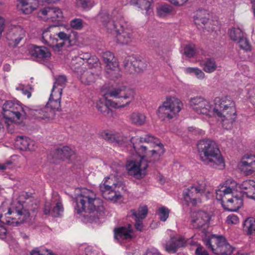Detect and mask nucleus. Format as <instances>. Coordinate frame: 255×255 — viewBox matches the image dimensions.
<instances>
[{
    "label": "nucleus",
    "mask_w": 255,
    "mask_h": 255,
    "mask_svg": "<svg viewBox=\"0 0 255 255\" xmlns=\"http://www.w3.org/2000/svg\"><path fill=\"white\" fill-rule=\"evenodd\" d=\"M56 34L59 38V39H57V46L59 48V52L61 50L63 47H69L71 45L69 34L64 32H60L57 33H56Z\"/></svg>",
    "instance_id": "72a5a7b5"
},
{
    "label": "nucleus",
    "mask_w": 255,
    "mask_h": 255,
    "mask_svg": "<svg viewBox=\"0 0 255 255\" xmlns=\"http://www.w3.org/2000/svg\"><path fill=\"white\" fill-rule=\"evenodd\" d=\"M55 26H50L45 29L42 34V41L45 44L52 47L56 52H59L57 46V38L55 37Z\"/></svg>",
    "instance_id": "6ab92c4d"
},
{
    "label": "nucleus",
    "mask_w": 255,
    "mask_h": 255,
    "mask_svg": "<svg viewBox=\"0 0 255 255\" xmlns=\"http://www.w3.org/2000/svg\"><path fill=\"white\" fill-rule=\"evenodd\" d=\"M71 27L75 30H81L83 28V20L80 18H75L70 22Z\"/></svg>",
    "instance_id": "09e8293b"
},
{
    "label": "nucleus",
    "mask_w": 255,
    "mask_h": 255,
    "mask_svg": "<svg viewBox=\"0 0 255 255\" xmlns=\"http://www.w3.org/2000/svg\"><path fill=\"white\" fill-rule=\"evenodd\" d=\"M200 65L203 68V70L208 73L215 72L217 68L216 62L213 58H206L200 62Z\"/></svg>",
    "instance_id": "473e14b6"
},
{
    "label": "nucleus",
    "mask_w": 255,
    "mask_h": 255,
    "mask_svg": "<svg viewBox=\"0 0 255 255\" xmlns=\"http://www.w3.org/2000/svg\"><path fill=\"white\" fill-rule=\"evenodd\" d=\"M129 119L132 124L140 126L145 123L146 117L142 113L134 112L130 115Z\"/></svg>",
    "instance_id": "c9c22d12"
},
{
    "label": "nucleus",
    "mask_w": 255,
    "mask_h": 255,
    "mask_svg": "<svg viewBox=\"0 0 255 255\" xmlns=\"http://www.w3.org/2000/svg\"><path fill=\"white\" fill-rule=\"evenodd\" d=\"M143 255H161V254L157 250L152 248L147 250Z\"/></svg>",
    "instance_id": "13d9d810"
},
{
    "label": "nucleus",
    "mask_w": 255,
    "mask_h": 255,
    "mask_svg": "<svg viewBox=\"0 0 255 255\" xmlns=\"http://www.w3.org/2000/svg\"><path fill=\"white\" fill-rule=\"evenodd\" d=\"M139 156L138 160H131L127 161L126 163V169L128 174L137 179L143 178L146 175V169L148 167V162L150 158L145 159V155Z\"/></svg>",
    "instance_id": "f8f14e48"
},
{
    "label": "nucleus",
    "mask_w": 255,
    "mask_h": 255,
    "mask_svg": "<svg viewBox=\"0 0 255 255\" xmlns=\"http://www.w3.org/2000/svg\"><path fill=\"white\" fill-rule=\"evenodd\" d=\"M11 164V162L8 161L5 163H0V169L1 170H4L8 168H9L10 165Z\"/></svg>",
    "instance_id": "0e129e2a"
},
{
    "label": "nucleus",
    "mask_w": 255,
    "mask_h": 255,
    "mask_svg": "<svg viewBox=\"0 0 255 255\" xmlns=\"http://www.w3.org/2000/svg\"><path fill=\"white\" fill-rule=\"evenodd\" d=\"M25 36V31L20 26H14L10 29L6 35L9 44L16 47Z\"/></svg>",
    "instance_id": "412c9836"
},
{
    "label": "nucleus",
    "mask_w": 255,
    "mask_h": 255,
    "mask_svg": "<svg viewBox=\"0 0 255 255\" xmlns=\"http://www.w3.org/2000/svg\"><path fill=\"white\" fill-rule=\"evenodd\" d=\"M182 107L183 104L179 99L174 97H167L159 107L157 116L162 121L170 120L180 112Z\"/></svg>",
    "instance_id": "0eeeda50"
},
{
    "label": "nucleus",
    "mask_w": 255,
    "mask_h": 255,
    "mask_svg": "<svg viewBox=\"0 0 255 255\" xmlns=\"http://www.w3.org/2000/svg\"><path fill=\"white\" fill-rule=\"evenodd\" d=\"M76 207L75 211L77 214L83 212L93 214L96 218H100L105 214V209L103 201L96 197L95 193L88 189H83L76 197Z\"/></svg>",
    "instance_id": "7ed1b4c3"
},
{
    "label": "nucleus",
    "mask_w": 255,
    "mask_h": 255,
    "mask_svg": "<svg viewBox=\"0 0 255 255\" xmlns=\"http://www.w3.org/2000/svg\"><path fill=\"white\" fill-rule=\"evenodd\" d=\"M168 1L175 6H182L188 0H168Z\"/></svg>",
    "instance_id": "4d7b16f0"
},
{
    "label": "nucleus",
    "mask_w": 255,
    "mask_h": 255,
    "mask_svg": "<svg viewBox=\"0 0 255 255\" xmlns=\"http://www.w3.org/2000/svg\"><path fill=\"white\" fill-rule=\"evenodd\" d=\"M28 49L29 54L32 57L39 59H46L51 56L50 52L44 46L32 45L29 46Z\"/></svg>",
    "instance_id": "cd10ccee"
},
{
    "label": "nucleus",
    "mask_w": 255,
    "mask_h": 255,
    "mask_svg": "<svg viewBox=\"0 0 255 255\" xmlns=\"http://www.w3.org/2000/svg\"><path fill=\"white\" fill-rule=\"evenodd\" d=\"M129 57H128L127 58H126L125 59V60H124V61L123 62L124 63V66L125 67V68H130L132 66V65H131V64L130 63V62H128L127 61V59L129 58Z\"/></svg>",
    "instance_id": "774afa93"
},
{
    "label": "nucleus",
    "mask_w": 255,
    "mask_h": 255,
    "mask_svg": "<svg viewBox=\"0 0 255 255\" xmlns=\"http://www.w3.org/2000/svg\"><path fill=\"white\" fill-rule=\"evenodd\" d=\"M239 44L240 47L246 51H250L251 49V46L249 43L248 39L246 37V35H245L241 39H239L237 41Z\"/></svg>",
    "instance_id": "49530a36"
},
{
    "label": "nucleus",
    "mask_w": 255,
    "mask_h": 255,
    "mask_svg": "<svg viewBox=\"0 0 255 255\" xmlns=\"http://www.w3.org/2000/svg\"><path fill=\"white\" fill-rule=\"evenodd\" d=\"M99 61L98 58L96 56H90V58L88 59L87 63L89 65L93 66L95 64H97Z\"/></svg>",
    "instance_id": "bf43d9fd"
},
{
    "label": "nucleus",
    "mask_w": 255,
    "mask_h": 255,
    "mask_svg": "<svg viewBox=\"0 0 255 255\" xmlns=\"http://www.w3.org/2000/svg\"><path fill=\"white\" fill-rule=\"evenodd\" d=\"M214 104L213 116L218 117L219 120H220L224 128H230L235 118L236 109L234 102L230 97L227 96L222 98L216 97Z\"/></svg>",
    "instance_id": "423d86ee"
},
{
    "label": "nucleus",
    "mask_w": 255,
    "mask_h": 255,
    "mask_svg": "<svg viewBox=\"0 0 255 255\" xmlns=\"http://www.w3.org/2000/svg\"><path fill=\"white\" fill-rule=\"evenodd\" d=\"M91 54L89 53H82L79 54V56L75 58V59H72L71 62L74 60L75 61V66H78L79 64H78V65H76V61L80 62L81 60H83V61H85L86 62H87L88 59L90 58Z\"/></svg>",
    "instance_id": "864d4df0"
},
{
    "label": "nucleus",
    "mask_w": 255,
    "mask_h": 255,
    "mask_svg": "<svg viewBox=\"0 0 255 255\" xmlns=\"http://www.w3.org/2000/svg\"><path fill=\"white\" fill-rule=\"evenodd\" d=\"M7 231L5 228L0 225V239H3L5 238Z\"/></svg>",
    "instance_id": "e2e57ef3"
},
{
    "label": "nucleus",
    "mask_w": 255,
    "mask_h": 255,
    "mask_svg": "<svg viewBox=\"0 0 255 255\" xmlns=\"http://www.w3.org/2000/svg\"><path fill=\"white\" fill-rule=\"evenodd\" d=\"M130 213L135 220V228L136 230L141 231L143 229L142 220L146 216L147 208L146 206L139 207L137 210H131Z\"/></svg>",
    "instance_id": "a878e982"
},
{
    "label": "nucleus",
    "mask_w": 255,
    "mask_h": 255,
    "mask_svg": "<svg viewBox=\"0 0 255 255\" xmlns=\"http://www.w3.org/2000/svg\"><path fill=\"white\" fill-rule=\"evenodd\" d=\"M16 90L18 91H20L22 93L27 96L28 98H29L31 96V92L27 89L25 88L24 85L22 84H20L18 87L16 88Z\"/></svg>",
    "instance_id": "5fc2aeb1"
},
{
    "label": "nucleus",
    "mask_w": 255,
    "mask_h": 255,
    "mask_svg": "<svg viewBox=\"0 0 255 255\" xmlns=\"http://www.w3.org/2000/svg\"><path fill=\"white\" fill-rule=\"evenodd\" d=\"M62 94V88H58L56 92L51 91L49 101L47 103V107H49L53 110H59L61 107L60 101Z\"/></svg>",
    "instance_id": "c85d7f7f"
},
{
    "label": "nucleus",
    "mask_w": 255,
    "mask_h": 255,
    "mask_svg": "<svg viewBox=\"0 0 255 255\" xmlns=\"http://www.w3.org/2000/svg\"><path fill=\"white\" fill-rule=\"evenodd\" d=\"M245 35H246L245 33L239 28H233L229 32L230 37L235 41L241 39Z\"/></svg>",
    "instance_id": "79ce46f5"
},
{
    "label": "nucleus",
    "mask_w": 255,
    "mask_h": 255,
    "mask_svg": "<svg viewBox=\"0 0 255 255\" xmlns=\"http://www.w3.org/2000/svg\"><path fill=\"white\" fill-rule=\"evenodd\" d=\"M4 20L3 18L0 16V37L4 29Z\"/></svg>",
    "instance_id": "338daca9"
},
{
    "label": "nucleus",
    "mask_w": 255,
    "mask_h": 255,
    "mask_svg": "<svg viewBox=\"0 0 255 255\" xmlns=\"http://www.w3.org/2000/svg\"><path fill=\"white\" fill-rule=\"evenodd\" d=\"M184 53L188 57H194L196 53L195 45L193 44L186 45L184 48Z\"/></svg>",
    "instance_id": "3c124183"
},
{
    "label": "nucleus",
    "mask_w": 255,
    "mask_h": 255,
    "mask_svg": "<svg viewBox=\"0 0 255 255\" xmlns=\"http://www.w3.org/2000/svg\"><path fill=\"white\" fill-rule=\"evenodd\" d=\"M76 5L83 10H89L93 6L92 0H76Z\"/></svg>",
    "instance_id": "37998d69"
},
{
    "label": "nucleus",
    "mask_w": 255,
    "mask_h": 255,
    "mask_svg": "<svg viewBox=\"0 0 255 255\" xmlns=\"http://www.w3.org/2000/svg\"><path fill=\"white\" fill-rule=\"evenodd\" d=\"M51 204L49 202L45 203L44 208V213L45 215H51Z\"/></svg>",
    "instance_id": "680f3d73"
},
{
    "label": "nucleus",
    "mask_w": 255,
    "mask_h": 255,
    "mask_svg": "<svg viewBox=\"0 0 255 255\" xmlns=\"http://www.w3.org/2000/svg\"><path fill=\"white\" fill-rule=\"evenodd\" d=\"M211 219L210 214L204 211L194 212L191 216V223L193 228L200 229L207 226Z\"/></svg>",
    "instance_id": "f3484780"
},
{
    "label": "nucleus",
    "mask_w": 255,
    "mask_h": 255,
    "mask_svg": "<svg viewBox=\"0 0 255 255\" xmlns=\"http://www.w3.org/2000/svg\"><path fill=\"white\" fill-rule=\"evenodd\" d=\"M99 188L102 196L106 200L116 202L121 199L119 189L123 187L120 181L115 182L112 178L107 177L100 184Z\"/></svg>",
    "instance_id": "1a4fd4ad"
},
{
    "label": "nucleus",
    "mask_w": 255,
    "mask_h": 255,
    "mask_svg": "<svg viewBox=\"0 0 255 255\" xmlns=\"http://www.w3.org/2000/svg\"><path fill=\"white\" fill-rule=\"evenodd\" d=\"M243 230L247 235H251L255 231V219L253 218L247 219L244 223Z\"/></svg>",
    "instance_id": "4c0bfd02"
},
{
    "label": "nucleus",
    "mask_w": 255,
    "mask_h": 255,
    "mask_svg": "<svg viewBox=\"0 0 255 255\" xmlns=\"http://www.w3.org/2000/svg\"><path fill=\"white\" fill-rule=\"evenodd\" d=\"M240 187L243 191L244 196H246L245 192L251 191L252 193L255 191V181L252 180H246L240 184Z\"/></svg>",
    "instance_id": "ea45409f"
},
{
    "label": "nucleus",
    "mask_w": 255,
    "mask_h": 255,
    "mask_svg": "<svg viewBox=\"0 0 255 255\" xmlns=\"http://www.w3.org/2000/svg\"><path fill=\"white\" fill-rule=\"evenodd\" d=\"M14 145L15 147L23 151H34L37 147L34 140L23 136L16 137Z\"/></svg>",
    "instance_id": "5701e85b"
},
{
    "label": "nucleus",
    "mask_w": 255,
    "mask_h": 255,
    "mask_svg": "<svg viewBox=\"0 0 255 255\" xmlns=\"http://www.w3.org/2000/svg\"><path fill=\"white\" fill-rule=\"evenodd\" d=\"M74 154V151L68 146H64L55 151V157L64 159L70 158Z\"/></svg>",
    "instance_id": "e433bc0d"
},
{
    "label": "nucleus",
    "mask_w": 255,
    "mask_h": 255,
    "mask_svg": "<svg viewBox=\"0 0 255 255\" xmlns=\"http://www.w3.org/2000/svg\"><path fill=\"white\" fill-rule=\"evenodd\" d=\"M245 194L246 195L247 197L255 200V190L253 193L251 191H246L245 192Z\"/></svg>",
    "instance_id": "69168bd1"
},
{
    "label": "nucleus",
    "mask_w": 255,
    "mask_h": 255,
    "mask_svg": "<svg viewBox=\"0 0 255 255\" xmlns=\"http://www.w3.org/2000/svg\"><path fill=\"white\" fill-rule=\"evenodd\" d=\"M38 209V205L31 199L21 202L17 201L12 202L8 209L7 215L8 220L6 222L9 225L16 226L27 222L30 217V212H34Z\"/></svg>",
    "instance_id": "39448f33"
},
{
    "label": "nucleus",
    "mask_w": 255,
    "mask_h": 255,
    "mask_svg": "<svg viewBox=\"0 0 255 255\" xmlns=\"http://www.w3.org/2000/svg\"><path fill=\"white\" fill-rule=\"evenodd\" d=\"M134 40L132 30L128 27L120 25L119 29L116 30V41L122 45H127Z\"/></svg>",
    "instance_id": "aec40b11"
},
{
    "label": "nucleus",
    "mask_w": 255,
    "mask_h": 255,
    "mask_svg": "<svg viewBox=\"0 0 255 255\" xmlns=\"http://www.w3.org/2000/svg\"><path fill=\"white\" fill-rule=\"evenodd\" d=\"M67 79L65 75H59L55 78V81L54 83L52 91L56 92L57 89L63 88L65 86Z\"/></svg>",
    "instance_id": "a19ab883"
},
{
    "label": "nucleus",
    "mask_w": 255,
    "mask_h": 255,
    "mask_svg": "<svg viewBox=\"0 0 255 255\" xmlns=\"http://www.w3.org/2000/svg\"><path fill=\"white\" fill-rule=\"evenodd\" d=\"M132 229L130 225L128 227H121L114 230V237L119 242L130 240L133 236L132 234Z\"/></svg>",
    "instance_id": "b1692460"
},
{
    "label": "nucleus",
    "mask_w": 255,
    "mask_h": 255,
    "mask_svg": "<svg viewBox=\"0 0 255 255\" xmlns=\"http://www.w3.org/2000/svg\"><path fill=\"white\" fill-rule=\"evenodd\" d=\"M169 210L165 207H161L158 209L159 219L161 221H166L169 216Z\"/></svg>",
    "instance_id": "8fccbe9b"
},
{
    "label": "nucleus",
    "mask_w": 255,
    "mask_h": 255,
    "mask_svg": "<svg viewBox=\"0 0 255 255\" xmlns=\"http://www.w3.org/2000/svg\"><path fill=\"white\" fill-rule=\"evenodd\" d=\"M185 243L186 242L182 237L178 236L171 237L165 244V249L169 253H175L178 248L183 247Z\"/></svg>",
    "instance_id": "bb28decb"
},
{
    "label": "nucleus",
    "mask_w": 255,
    "mask_h": 255,
    "mask_svg": "<svg viewBox=\"0 0 255 255\" xmlns=\"http://www.w3.org/2000/svg\"><path fill=\"white\" fill-rule=\"evenodd\" d=\"M38 2L35 0L28 1L27 0H17L16 6L17 8L24 14L31 13L38 6Z\"/></svg>",
    "instance_id": "c756f323"
},
{
    "label": "nucleus",
    "mask_w": 255,
    "mask_h": 255,
    "mask_svg": "<svg viewBox=\"0 0 255 255\" xmlns=\"http://www.w3.org/2000/svg\"><path fill=\"white\" fill-rule=\"evenodd\" d=\"M104 139L111 142H115L118 145H123L126 141L127 138L119 133H105L103 135Z\"/></svg>",
    "instance_id": "2f4dec72"
},
{
    "label": "nucleus",
    "mask_w": 255,
    "mask_h": 255,
    "mask_svg": "<svg viewBox=\"0 0 255 255\" xmlns=\"http://www.w3.org/2000/svg\"><path fill=\"white\" fill-rule=\"evenodd\" d=\"M26 108L18 102L7 101L2 106V115L5 119L14 122L26 118Z\"/></svg>",
    "instance_id": "9d476101"
},
{
    "label": "nucleus",
    "mask_w": 255,
    "mask_h": 255,
    "mask_svg": "<svg viewBox=\"0 0 255 255\" xmlns=\"http://www.w3.org/2000/svg\"><path fill=\"white\" fill-rule=\"evenodd\" d=\"M205 242L208 249L216 255H231L235 250L223 236L213 235Z\"/></svg>",
    "instance_id": "6e6552de"
},
{
    "label": "nucleus",
    "mask_w": 255,
    "mask_h": 255,
    "mask_svg": "<svg viewBox=\"0 0 255 255\" xmlns=\"http://www.w3.org/2000/svg\"><path fill=\"white\" fill-rule=\"evenodd\" d=\"M54 115L53 111L46 107L37 109L26 108V117L32 116L37 119L50 120L53 118Z\"/></svg>",
    "instance_id": "a211bd4d"
},
{
    "label": "nucleus",
    "mask_w": 255,
    "mask_h": 255,
    "mask_svg": "<svg viewBox=\"0 0 255 255\" xmlns=\"http://www.w3.org/2000/svg\"><path fill=\"white\" fill-rule=\"evenodd\" d=\"M71 68L77 73L78 78L82 84L85 85L93 84L98 78V74H96L93 69L81 68L80 65L75 66L74 60L71 63Z\"/></svg>",
    "instance_id": "4468645a"
},
{
    "label": "nucleus",
    "mask_w": 255,
    "mask_h": 255,
    "mask_svg": "<svg viewBox=\"0 0 255 255\" xmlns=\"http://www.w3.org/2000/svg\"><path fill=\"white\" fill-rule=\"evenodd\" d=\"M156 138L152 135L146 134L144 137L134 136L130 138L134 151L137 155H144L150 158L149 162L157 161L163 154V146L156 142Z\"/></svg>",
    "instance_id": "f03ea898"
},
{
    "label": "nucleus",
    "mask_w": 255,
    "mask_h": 255,
    "mask_svg": "<svg viewBox=\"0 0 255 255\" xmlns=\"http://www.w3.org/2000/svg\"><path fill=\"white\" fill-rule=\"evenodd\" d=\"M184 71L186 74L194 75L199 80H203L205 77V73L197 67H187Z\"/></svg>",
    "instance_id": "58836bf2"
},
{
    "label": "nucleus",
    "mask_w": 255,
    "mask_h": 255,
    "mask_svg": "<svg viewBox=\"0 0 255 255\" xmlns=\"http://www.w3.org/2000/svg\"><path fill=\"white\" fill-rule=\"evenodd\" d=\"M127 61L130 62L131 65L137 72H140L145 69L146 67V63L144 60L137 59L134 57H129Z\"/></svg>",
    "instance_id": "f704fd0d"
},
{
    "label": "nucleus",
    "mask_w": 255,
    "mask_h": 255,
    "mask_svg": "<svg viewBox=\"0 0 255 255\" xmlns=\"http://www.w3.org/2000/svg\"><path fill=\"white\" fill-rule=\"evenodd\" d=\"M207 186L204 179L198 180L196 184L184 190L183 198L188 206H195L201 202L200 195L204 193Z\"/></svg>",
    "instance_id": "9b49d317"
},
{
    "label": "nucleus",
    "mask_w": 255,
    "mask_h": 255,
    "mask_svg": "<svg viewBox=\"0 0 255 255\" xmlns=\"http://www.w3.org/2000/svg\"><path fill=\"white\" fill-rule=\"evenodd\" d=\"M196 255H209L208 252L202 247H198L195 251Z\"/></svg>",
    "instance_id": "052dcab7"
},
{
    "label": "nucleus",
    "mask_w": 255,
    "mask_h": 255,
    "mask_svg": "<svg viewBox=\"0 0 255 255\" xmlns=\"http://www.w3.org/2000/svg\"><path fill=\"white\" fill-rule=\"evenodd\" d=\"M240 168L242 172L247 176L255 172V156L245 155L240 163Z\"/></svg>",
    "instance_id": "4be33fe9"
},
{
    "label": "nucleus",
    "mask_w": 255,
    "mask_h": 255,
    "mask_svg": "<svg viewBox=\"0 0 255 255\" xmlns=\"http://www.w3.org/2000/svg\"><path fill=\"white\" fill-rule=\"evenodd\" d=\"M43 16H45L47 19L51 21H60L63 17L61 10L56 7H46L39 11Z\"/></svg>",
    "instance_id": "393cba45"
},
{
    "label": "nucleus",
    "mask_w": 255,
    "mask_h": 255,
    "mask_svg": "<svg viewBox=\"0 0 255 255\" xmlns=\"http://www.w3.org/2000/svg\"><path fill=\"white\" fill-rule=\"evenodd\" d=\"M64 210L63 205L60 201H57L51 212V215L53 217H59L61 215Z\"/></svg>",
    "instance_id": "c03bdc74"
},
{
    "label": "nucleus",
    "mask_w": 255,
    "mask_h": 255,
    "mask_svg": "<svg viewBox=\"0 0 255 255\" xmlns=\"http://www.w3.org/2000/svg\"><path fill=\"white\" fill-rule=\"evenodd\" d=\"M172 7L169 5H164L160 6L157 10V14L160 17H164L171 12Z\"/></svg>",
    "instance_id": "a18cd8bd"
},
{
    "label": "nucleus",
    "mask_w": 255,
    "mask_h": 255,
    "mask_svg": "<svg viewBox=\"0 0 255 255\" xmlns=\"http://www.w3.org/2000/svg\"><path fill=\"white\" fill-rule=\"evenodd\" d=\"M111 16L112 19L109 18V15L106 13H100L97 16V19L101 21L108 30L111 31H115L116 32V30L119 29V28H118L117 24L115 23V20H117L120 16L119 9H114L112 12Z\"/></svg>",
    "instance_id": "dca6fc26"
},
{
    "label": "nucleus",
    "mask_w": 255,
    "mask_h": 255,
    "mask_svg": "<svg viewBox=\"0 0 255 255\" xmlns=\"http://www.w3.org/2000/svg\"><path fill=\"white\" fill-rule=\"evenodd\" d=\"M233 190V187H225L216 190V199L221 201V204L225 210L231 212L237 211L240 208L238 204L240 200L238 198H227V196L231 194Z\"/></svg>",
    "instance_id": "ddd939ff"
},
{
    "label": "nucleus",
    "mask_w": 255,
    "mask_h": 255,
    "mask_svg": "<svg viewBox=\"0 0 255 255\" xmlns=\"http://www.w3.org/2000/svg\"><path fill=\"white\" fill-rule=\"evenodd\" d=\"M133 98V90L126 87L114 88L104 95V99L97 102L96 107L99 112L108 116L112 113L110 108H124L128 105Z\"/></svg>",
    "instance_id": "f257e3e1"
},
{
    "label": "nucleus",
    "mask_w": 255,
    "mask_h": 255,
    "mask_svg": "<svg viewBox=\"0 0 255 255\" xmlns=\"http://www.w3.org/2000/svg\"><path fill=\"white\" fill-rule=\"evenodd\" d=\"M205 12V11L202 10H199L197 12L196 16L194 17V21L195 24L200 25L201 23L203 25H205L208 22V18H207L206 16H201L202 13Z\"/></svg>",
    "instance_id": "de8ad7c7"
},
{
    "label": "nucleus",
    "mask_w": 255,
    "mask_h": 255,
    "mask_svg": "<svg viewBox=\"0 0 255 255\" xmlns=\"http://www.w3.org/2000/svg\"><path fill=\"white\" fill-rule=\"evenodd\" d=\"M152 0H137V4L141 9L146 11V12L150 8Z\"/></svg>",
    "instance_id": "603ef678"
},
{
    "label": "nucleus",
    "mask_w": 255,
    "mask_h": 255,
    "mask_svg": "<svg viewBox=\"0 0 255 255\" xmlns=\"http://www.w3.org/2000/svg\"><path fill=\"white\" fill-rule=\"evenodd\" d=\"M197 149L200 159L204 164L218 169L225 167L224 159L215 141L209 139L200 140Z\"/></svg>",
    "instance_id": "20e7f679"
},
{
    "label": "nucleus",
    "mask_w": 255,
    "mask_h": 255,
    "mask_svg": "<svg viewBox=\"0 0 255 255\" xmlns=\"http://www.w3.org/2000/svg\"><path fill=\"white\" fill-rule=\"evenodd\" d=\"M190 107L197 113L211 117L213 115V109L214 106H211L210 103L201 97H195L189 101Z\"/></svg>",
    "instance_id": "2eb2a0df"
},
{
    "label": "nucleus",
    "mask_w": 255,
    "mask_h": 255,
    "mask_svg": "<svg viewBox=\"0 0 255 255\" xmlns=\"http://www.w3.org/2000/svg\"><path fill=\"white\" fill-rule=\"evenodd\" d=\"M102 58L106 64L107 70H114L118 66V63L114 55L110 51H105L102 53Z\"/></svg>",
    "instance_id": "7c9ffc66"
},
{
    "label": "nucleus",
    "mask_w": 255,
    "mask_h": 255,
    "mask_svg": "<svg viewBox=\"0 0 255 255\" xmlns=\"http://www.w3.org/2000/svg\"><path fill=\"white\" fill-rule=\"evenodd\" d=\"M227 222L230 224H237L239 223V218L237 215H230L227 217Z\"/></svg>",
    "instance_id": "6e6d98bb"
}]
</instances>
